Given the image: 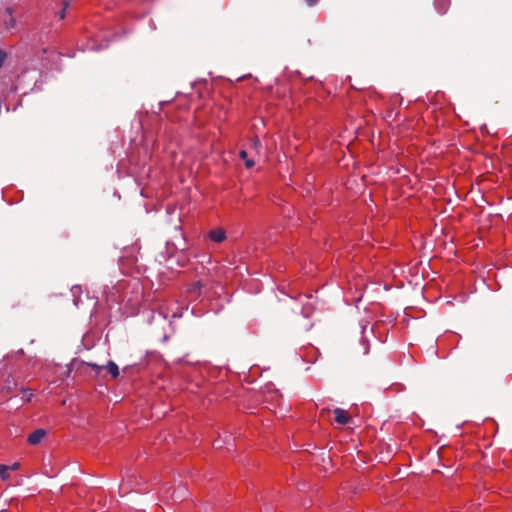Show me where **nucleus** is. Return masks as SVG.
<instances>
[{
    "label": "nucleus",
    "mask_w": 512,
    "mask_h": 512,
    "mask_svg": "<svg viewBox=\"0 0 512 512\" xmlns=\"http://www.w3.org/2000/svg\"><path fill=\"white\" fill-rule=\"evenodd\" d=\"M335 416V422L339 425H347L352 422L351 414L342 408H336L333 410Z\"/></svg>",
    "instance_id": "nucleus-2"
},
{
    "label": "nucleus",
    "mask_w": 512,
    "mask_h": 512,
    "mask_svg": "<svg viewBox=\"0 0 512 512\" xmlns=\"http://www.w3.org/2000/svg\"><path fill=\"white\" fill-rule=\"evenodd\" d=\"M68 4L65 3V6L62 8V10L59 12V19L62 20L65 18V12H66V8H67Z\"/></svg>",
    "instance_id": "nucleus-12"
},
{
    "label": "nucleus",
    "mask_w": 512,
    "mask_h": 512,
    "mask_svg": "<svg viewBox=\"0 0 512 512\" xmlns=\"http://www.w3.org/2000/svg\"><path fill=\"white\" fill-rule=\"evenodd\" d=\"M203 286L204 285L201 281H196V282L189 284L185 290L188 300L194 301V300L198 299L201 295Z\"/></svg>",
    "instance_id": "nucleus-1"
},
{
    "label": "nucleus",
    "mask_w": 512,
    "mask_h": 512,
    "mask_svg": "<svg viewBox=\"0 0 512 512\" xmlns=\"http://www.w3.org/2000/svg\"><path fill=\"white\" fill-rule=\"evenodd\" d=\"M239 156H240V158H241L242 160H244V161H245V166H246L247 168H252V167L254 166V164H255V163H254V161H253L252 159H249V158H248V153H247L245 150H241V151L239 152Z\"/></svg>",
    "instance_id": "nucleus-7"
},
{
    "label": "nucleus",
    "mask_w": 512,
    "mask_h": 512,
    "mask_svg": "<svg viewBox=\"0 0 512 512\" xmlns=\"http://www.w3.org/2000/svg\"><path fill=\"white\" fill-rule=\"evenodd\" d=\"M45 431L42 430V429H38L34 432H32L29 436H28V443L31 444V445H36L38 443L41 442V440L44 438L45 436Z\"/></svg>",
    "instance_id": "nucleus-5"
},
{
    "label": "nucleus",
    "mask_w": 512,
    "mask_h": 512,
    "mask_svg": "<svg viewBox=\"0 0 512 512\" xmlns=\"http://www.w3.org/2000/svg\"><path fill=\"white\" fill-rule=\"evenodd\" d=\"M105 368L114 379L119 376V368L113 361H109Z\"/></svg>",
    "instance_id": "nucleus-6"
},
{
    "label": "nucleus",
    "mask_w": 512,
    "mask_h": 512,
    "mask_svg": "<svg viewBox=\"0 0 512 512\" xmlns=\"http://www.w3.org/2000/svg\"><path fill=\"white\" fill-rule=\"evenodd\" d=\"M10 476V471H9V468H8V465H0V478L5 481L9 478Z\"/></svg>",
    "instance_id": "nucleus-8"
},
{
    "label": "nucleus",
    "mask_w": 512,
    "mask_h": 512,
    "mask_svg": "<svg viewBox=\"0 0 512 512\" xmlns=\"http://www.w3.org/2000/svg\"><path fill=\"white\" fill-rule=\"evenodd\" d=\"M71 291H72L73 295L76 296L77 294L81 293V288L79 286H74V287H72Z\"/></svg>",
    "instance_id": "nucleus-14"
},
{
    "label": "nucleus",
    "mask_w": 512,
    "mask_h": 512,
    "mask_svg": "<svg viewBox=\"0 0 512 512\" xmlns=\"http://www.w3.org/2000/svg\"><path fill=\"white\" fill-rule=\"evenodd\" d=\"M305 2L309 7H313L319 3V0H305Z\"/></svg>",
    "instance_id": "nucleus-13"
},
{
    "label": "nucleus",
    "mask_w": 512,
    "mask_h": 512,
    "mask_svg": "<svg viewBox=\"0 0 512 512\" xmlns=\"http://www.w3.org/2000/svg\"><path fill=\"white\" fill-rule=\"evenodd\" d=\"M22 394H23V398L27 401V402H30L32 397H33V393L31 390L29 389H23L22 390Z\"/></svg>",
    "instance_id": "nucleus-9"
},
{
    "label": "nucleus",
    "mask_w": 512,
    "mask_h": 512,
    "mask_svg": "<svg viewBox=\"0 0 512 512\" xmlns=\"http://www.w3.org/2000/svg\"><path fill=\"white\" fill-rule=\"evenodd\" d=\"M6 59H7V53L4 50L0 49V68L3 66Z\"/></svg>",
    "instance_id": "nucleus-10"
},
{
    "label": "nucleus",
    "mask_w": 512,
    "mask_h": 512,
    "mask_svg": "<svg viewBox=\"0 0 512 512\" xmlns=\"http://www.w3.org/2000/svg\"><path fill=\"white\" fill-rule=\"evenodd\" d=\"M451 6V0H434V8L440 15L448 12Z\"/></svg>",
    "instance_id": "nucleus-3"
},
{
    "label": "nucleus",
    "mask_w": 512,
    "mask_h": 512,
    "mask_svg": "<svg viewBox=\"0 0 512 512\" xmlns=\"http://www.w3.org/2000/svg\"><path fill=\"white\" fill-rule=\"evenodd\" d=\"M209 238L213 242L221 243L226 239V234L223 229L217 228V229L210 231Z\"/></svg>",
    "instance_id": "nucleus-4"
},
{
    "label": "nucleus",
    "mask_w": 512,
    "mask_h": 512,
    "mask_svg": "<svg viewBox=\"0 0 512 512\" xmlns=\"http://www.w3.org/2000/svg\"><path fill=\"white\" fill-rule=\"evenodd\" d=\"M20 467V464L18 462L13 463L12 465H8L9 471H16Z\"/></svg>",
    "instance_id": "nucleus-11"
}]
</instances>
